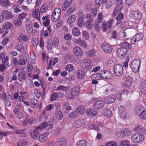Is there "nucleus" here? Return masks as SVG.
I'll return each mask as SVG.
<instances>
[{
	"label": "nucleus",
	"instance_id": "nucleus-1",
	"mask_svg": "<svg viewBox=\"0 0 146 146\" xmlns=\"http://www.w3.org/2000/svg\"><path fill=\"white\" fill-rule=\"evenodd\" d=\"M140 64L141 62L139 59H136L133 60L131 62L130 66L133 72L136 73L139 71Z\"/></svg>",
	"mask_w": 146,
	"mask_h": 146
},
{
	"label": "nucleus",
	"instance_id": "nucleus-2",
	"mask_svg": "<svg viewBox=\"0 0 146 146\" xmlns=\"http://www.w3.org/2000/svg\"><path fill=\"white\" fill-rule=\"evenodd\" d=\"M144 138L145 137L143 135L139 133L134 134L131 136V140L135 143L142 142L144 140Z\"/></svg>",
	"mask_w": 146,
	"mask_h": 146
},
{
	"label": "nucleus",
	"instance_id": "nucleus-3",
	"mask_svg": "<svg viewBox=\"0 0 146 146\" xmlns=\"http://www.w3.org/2000/svg\"><path fill=\"white\" fill-rule=\"evenodd\" d=\"M80 87L79 86L75 87L71 89L70 91V94L67 95V97L68 99H72L77 96L79 92Z\"/></svg>",
	"mask_w": 146,
	"mask_h": 146
},
{
	"label": "nucleus",
	"instance_id": "nucleus-4",
	"mask_svg": "<svg viewBox=\"0 0 146 146\" xmlns=\"http://www.w3.org/2000/svg\"><path fill=\"white\" fill-rule=\"evenodd\" d=\"M113 70L114 73L116 76L119 77L122 74L123 68L122 65L119 64H116L114 66Z\"/></svg>",
	"mask_w": 146,
	"mask_h": 146
},
{
	"label": "nucleus",
	"instance_id": "nucleus-5",
	"mask_svg": "<svg viewBox=\"0 0 146 146\" xmlns=\"http://www.w3.org/2000/svg\"><path fill=\"white\" fill-rule=\"evenodd\" d=\"M98 76H101L103 78L108 80L111 79L113 77V74L110 71L105 70L102 72L101 74L98 73L97 74Z\"/></svg>",
	"mask_w": 146,
	"mask_h": 146
},
{
	"label": "nucleus",
	"instance_id": "nucleus-6",
	"mask_svg": "<svg viewBox=\"0 0 146 146\" xmlns=\"http://www.w3.org/2000/svg\"><path fill=\"white\" fill-rule=\"evenodd\" d=\"M60 15V9L59 8H56L54 10L51 16V19L53 21H56L59 18Z\"/></svg>",
	"mask_w": 146,
	"mask_h": 146
},
{
	"label": "nucleus",
	"instance_id": "nucleus-7",
	"mask_svg": "<svg viewBox=\"0 0 146 146\" xmlns=\"http://www.w3.org/2000/svg\"><path fill=\"white\" fill-rule=\"evenodd\" d=\"M144 37L142 33H138L135 35L131 39V42L133 44L136 42H138L141 40Z\"/></svg>",
	"mask_w": 146,
	"mask_h": 146
},
{
	"label": "nucleus",
	"instance_id": "nucleus-8",
	"mask_svg": "<svg viewBox=\"0 0 146 146\" xmlns=\"http://www.w3.org/2000/svg\"><path fill=\"white\" fill-rule=\"evenodd\" d=\"M145 80L141 78H140L138 80L139 87L141 92L144 94H146V84H145Z\"/></svg>",
	"mask_w": 146,
	"mask_h": 146
},
{
	"label": "nucleus",
	"instance_id": "nucleus-9",
	"mask_svg": "<svg viewBox=\"0 0 146 146\" xmlns=\"http://www.w3.org/2000/svg\"><path fill=\"white\" fill-rule=\"evenodd\" d=\"M2 16L4 19H11L13 18L14 15L11 12L7 10H4L2 13Z\"/></svg>",
	"mask_w": 146,
	"mask_h": 146
},
{
	"label": "nucleus",
	"instance_id": "nucleus-10",
	"mask_svg": "<svg viewBox=\"0 0 146 146\" xmlns=\"http://www.w3.org/2000/svg\"><path fill=\"white\" fill-rule=\"evenodd\" d=\"M41 129H45L47 130L51 129L53 127V125L51 122H43L39 125Z\"/></svg>",
	"mask_w": 146,
	"mask_h": 146
},
{
	"label": "nucleus",
	"instance_id": "nucleus-11",
	"mask_svg": "<svg viewBox=\"0 0 146 146\" xmlns=\"http://www.w3.org/2000/svg\"><path fill=\"white\" fill-rule=\"evenodd\" d=\"M116 99V95L113 94L106 97L104 99V102L106 104H111L114 102Z\"/></svg>",
	"mask_w": 146,
	"mask_h": 146
},
{
	"label": "nucleus",
	"instance_id": "nucleus-12",
	"mask_svg": "<svg viewBox=\"0 0 146 146\" xmlns=\"http://www.w3.org/2000/svg\"><path fill=\"white\" fill-rule=\"evenodd\" d=\"M126 51L127 50L126 49L123 48H119L117 50V55L119 58H123L126 54Z\"/></svg>",
	"mask_w": 146,
	"mask_h": 146
},
{
	"label": "nucleus",
	"instance_id": "nucleus-13",
	"mask_svg": "<svg viewBox=\"0 0 146 146\" xmlns=\"http://www.w3.org/2000/svg\"><path fill=\"white\" fill-rule=\"evenodd\" d=\"M104 103L103 100H99L95 103L93 106L95 110H100L104 106Z\"/></svg>",
	"mask_w": 146,
	"mask_h": 146
},
{
	"label": "nucleus",
	"instance_id": "nucleus-14",
	"mask_svg": "<svg viewBox=\"0 0 146 146\" xmlns=\"http://www.w3.org/2000/svg\"><path fill=\"white\" fill-rule=\"evenodd\" d=\"M92 62L90 60H84L81 62V66L84 69H89Z\"/></svg>",
	"mask_w": 146,
	"mask_h": 146
},
{
	"label": "nucleus",
	"instance_id": "nucleus-15",
	"mask_svg": "<svg viewBox=\"0 0 146 146\" xmlns=\"http://www.w3.org/2000/svg\"><path fill=\"white\" fill-rule=\"evenodd\" d=\"M119 113L120 115L121 118L124 119L127 117V113L125 107L122 106H120L118 107Z\"/></svg>",
	"mask_w": 146,
	"mask_h": 146
},
{
	"label": "nucleus",
	"instance_id": "nucleus-16",
	"mask_svg": "<svg viewBox=\"0 0 146 146\" xmlns=\"http://www.w3.org/2000/svg\"><path fill=\"white\" fill-rule=\"evenodd\" d=\"M101 48L103 51L106 53L111 52L112 50V48L109 44L103 43L101 45Z\"/></svg>",
	"mask_w": 146,
	"mask_h": 146
},
{
	"label": "nucleus",
	"instance_id": "nucleus-17",
	"mask_svg": "<svg viewBox=\"0 0 146 146\" xmlns=\"http://www.w3.org/2000/svg\"><path fill=\"white\" fill-rule=\"evenodd\" d=\"M85 123V120L82 119H80L76 120L73 124V126L76 128H78L83 126Z\"/></svg>",
	"mask_w": 146,
	"mask_h": 146
},
{
	"label": "nucleus",
	"instance_id": "nucleus-18",
	"mask_svg": "<svg viewBox=\"0 0 146 146\" xmlns=\"http://www.w3.org/2000/svg\"><path fill=\"white\" fill-rule=\"evenodd\" d=\"M131 15L134 19L138 20H140L142 17L141 13L136 11H132Z\"/></svg>",
	"mask_w": 146,
	"mask_h": 146
},
{
	"label": "nucleus",
	"instance_id": "nucleus-19",
	"mask_svg": "<svg viewBox=\"0 0 146 146\" xmlns=\"http://www.w3.org/2000/svg\"><path fill=\"white\" fill-rule=\"evenodd\" d=\"M119 133L121 137H124L130 135L131 132L129 129L125 128L121 131Z\"/></svg>",
	"mask_w": 146,
	"mask_h": 146
},
{
	"label": "nucleus",
	"instance_id": "nucleus-20",
	"mask_svg": "<svg viewBox=\"0 0 146 146\" xmlns=\"http://www.w3.org/2000/svg\"><path fill=\"white\" fill-rule=\"evenodd\" d=\"M60 96V97H62L63 95L60 93L54 92L51 94L50 100V101H53L56 100Z\"/></svg>",
	"mask_w": 146,
	"mask_h": 146
},
{
	"label": "nucleus",
	"instance_id": "nucleus-21",
	"mask_svg": "<svg viewBox=\"0 0 146 146\" xmlns=\"http://www.w3.org/2000/svg\"><path fill=\"white\" fill-rule=\"evenodd\" d=\"M66 140L64 138H60L57 139L56 145L57 146H65Z\"/></svg>",
	"mask_w": 146,
	"mask_h": 146
},
{
	"label": "nucleus",
	"instance_id": "nucleus-22",
	"mask_svg": "<svg viewBox=\"0 0 146 146\" xmlns=\"http://www.w3.org/2000/svg\"><path fill=\"white\" fill-rule=\"evenodd\" d=\"M119 46L125 49H131L132 48V45L129 43L126 42H123L119 44Z\"/></svg>",
	"mask_w": 146,
	"mask_h": 146
},
{
	"label": "nucleus",
	"instance_id": "nucleus-23",
	"mask_svg": "<svg viewBox=\"0 0 146 146\" xmlns=\"http://www.w3.org/2000/svg\"><path fill=\"white\" fill-rule=\"evenodd\" d=\"M41 130V129L39 125L33 130L31 133V135L34 138L37 137L38 136L39 133V131Z\"/></svg>",
	"mask_w": 146,
	"mask_h": 146
},
{
	"label": "nucleus",
	"instance_id": "nucleus-24",
	"mask_svg": "<svg viewBox=\"0 0 146 146\" xmlns=\"http://www.w3.org/2000/svg\"><path fill=\"white\" fill-rule=\"evenodd\" d=\"M48 134L47 133H44L40 134L38 140L40 142H44L48 138Z\"/></svg>",
	"mask_w": 146,
	"mask_h": 146
},
{
	"label": "nucleus",
	"instance_id": "nucleus-25",
	"mask_svg": "<svg viewBox=\"0 0 146 146\" xmlns=\"http://www.w3.org/2000/svg\"><path fill=\"white\" fill-rule=\"evenodd\" d=\"M86 114L88 116L92 117L97 114L98 112L93 109H90L87 111Z\"/></svg>",
	"mask_w": 146,
	"mask_h": 146
},
{
	"label": "nucleus",
	"instance_id": "nucleus-26",
	"mask_svg": "<svg viewBox=\"0 0 146 146\" xmlns=\"http://www.w3.org/2000/svg\"><path fill=\"white\" fill-rule=\"evenodd\" d=\"M73 51L76 55L79 56H82L83 54V52L81 49L78 46L74 48Z\"/></svg>",
	"mask_w": 146,
	"mask_h": 146
},
{
	"label": "nucleus",
	"instance_id": "nucleus-27",
	"mask_svg": "<svg viewBox=\"0 0 146 146\" xmlns=\"http://www.w3.org/2000/svg\"><path fill=\"white\" fill-rule=\"evenodd\" d=\"M102 113L104 116L107 118H109L111 114V111L108 109H104L102 110Z\"/></svg>",
	"mask_w": 146,
	"mask_h": 146
},
{
	"label": "nucleus",
	"instance_id": "nucleus-28",
	"mask_svg": "<svg viewBox=\"0 0 146 146\" xmlns=\"http://www.w3.org/2000/svg\"><path fill=\"white\" fill-rule=\"evenodd\" d=\"M35 118L33 117H26L23 121V123L25 125H27L28 123L32 124L34 123Z\"/></svg>",
	"mask_w": 146,
	"mask_h": 146
},
{
	"label": "nucleus",
	"instance_id": "nucleus-29",
	"mask_svg": "<svg viewBox=\"0 0 146 146\" xmlns=\"http://www.w3.org/2000/svg\"><path fill=\"white\" fill-rule=\"evenodd\" d=\"M93 20H91L90 21L87 20V21L86 22L84 23V26L87 29H91L93 27Z\"/></svg>",
	"mask_w": 146,
	"mask_h": 146
},
{
	"label": "nucleus",
	"instance_id": "nucleus-30",
	"mask_svg": "<svg viewBox=\"0 0 146 146\" xmlns=\"http://www.w3.org/2000/svg\"><path fill=\"white\" fill-rule=\"evenodd\" d=\"M76 42L77 44L83 48H85L87 47V45L86 42L80 38L76 40Z\"/></svg>",
	"mask_w": 146,
	"mask_h": 146
},
{
	"label": "nucleus",
	"instance_id": "nucleus-31",
	"mask_svg": "<svg viewBox=\"0 0 146 146\" xmlns=\"http://www.w3.org/2000/svg\"><path fill=\"white\" fill-rule=\"evenodd\" d=\"M85 75V73L82 70H80L77 71V77L78 78H83Z\"/></svg>",
	"mask_w": 146,
	"mask_h": 146
},
{
	"label": "nucleus",
	"instance_id": "nucleus-32",
	"mask_svg": "<svg viewBox=\"0 0 146 146\" xmlns=\"http://www.w3.org/2000/svg\"><path fill=\"white\" fill-rule=\"evenodd\" d=\"M31 107L34 108L36 106L38 103V100L34 98H32L30 99Z\"/></svg>",
	"mask_w": 146,
	"mask_h": 146
},
{
	"label": "nucleus",
	"instance_id": "nucleus-33",
	"mask_svg": "<svg viewBox=\"0 0 146 146\" xmlns=\"http://www.w3.org/2000/svg\"><path fill=\"white\" fill-rule=\"evenodd\" d=\"M40 12L38 9H35L33 12V17L39 20L40 18Z\"/></svg>",
	"mask_w": 146,
	"mask_h": 146
},
{
	"label": "nucleus",
	"instance_id": "nucleus-34",
	"mask_svg": "<svg viewBox=\"0 0 146 146\" xmlns=\"http://www.w3.org/2000/svg\"><path fill=\"white\" fill-rule=\"evenodd\" d=\"M132 83V79L131 77L127 78L126 80V82L124 85V87L125 88L129 87L131 85Z\"/></svg>",
	"mask_w": 146,
	"mask_h": 146
},
{
	"label": "nucleus",
	"instance_id": "nucleus-35",
	"mask_svg": "<svg viewBox=\"0 0 146 146\" xmlns=\"http://www.w3.org/2000/svg\"><path fill=\"white\" fill-rule=\"evenodd\" d=\"M56 118L59 120H61L63 117L62 113L60 111H57L55 113Z\"/></svg>",
	"mask_w": 146,
	"mask_h": 146
},
{
	"label": "nucleus",
	"instance_id": "nucleus-36",
	"mask_svg": "<svg viewBox=\"0 0 146 146\" xmlns=\"http://www.w3.org/2000/svg\"><path fill=\"white\" fill-rule=\"evenodd\" d=\"M96 51L94 50H91L87 51L86 54L89 57H92L96 56Z\"/></svg>",
	"mask_w": 146,
	"mask_h": 146
},
{
	"label": "nucleus",
	"instance_id": "nucleus-37",
	"mask_svg": "<svg viewBox=\"0 0 146 146\" xmlns=\"http://www.w3.org/2000/svg\"><path fill=\"white\" fill-rule=\"evenodd\" d=\"M0 3L1 5L5 7H7L10 4V2L8 0H1Z\"/></svg>",
	"mask_w": 146,
	"mask_h": 146
},
{
	"label": "nucleus",
	"instance_id": "nucleus-38",
	"mask_svg": "<svg viewBox=\"0 0 146 146\" xmlns=\"http://www.w3.org/2000/svg\"><path fill=\"white\" fill-rule=\"evenodd\" d=\"M122 8V6H117V7L115 9L113 12L112 14V16L114 17L118 13L120 12Z\"/></svg>",
	"mask_w": 146,
	"mask_h": 146
},
{
	"label": "nucleus",
	"instance_id": "nucleus-39",
	"mask_svg": "<svg viewBox=\"0 0 146 146\" xmlns=\"http://www.w3.org/2000/svg\"><path fill=\"white\" fill-rule=\"evenodd\" d=\"M48 9V6L46 4H43L42 5L41 8L40 9V12L42 13H43L46 12Z\"/></svg>",
	"mask_w": 146,
	"mask_h": 146
},
{
	"label": "nucleus",
	"instance_id": "nucleus-40",
	"mask_svg": "<svg viewBox=\"0 0 146 146\" xmlns=\"http://www.w3.org/2000/svg\"><path fill=\"white\" fill-rule=\"evenodd\" d=\"M76 17L74 15H72L70 16L68 18L67 22L68 23L71 24L74 23L75 21Z\"/></svg>",
	"mask_w": 146,
	"mask_h": 146
},
{
	"label": "nucleus",
	"instance_id": "nucleus-41",
	"mask_svg": "<svg viewBox=\"0 0 146 146\" xmlns=\"http://www.w3.org/2000/svg\"><path fill=\"white\" fill-rule=\"evenodd\" d=\"M76 145L77 146H86L87 142L84 140H80L77 142Z\"/></svg>",
	"mask_w": 146,
	"mask_h": 146
},
{
	"label": "nucleus",
	"instance_id": "nucleus-42",
	"mask_svg": "<svg viewBox=\"0 0 146 146\" xmlns=\"http://www.w3.org/2000/svg\"><path fill=\"white\" fill-rule=\"evenodd\" d=\"M85 110L83 106L79 107L76 110V112L80 114L83 113L85 112Z\"/></svg>",
	"mask_w": 146,
	"mask_h": 146
},
{
	"label": "nucleus",
	"instance_id": "nucleus-43",
	"mask_svg": "<svg viewBox=\"0 0 146 146\" xmlns=\"http://www.w3.org/2000/svg\"><path fill=\"white\" fill-rule=\"evenodd\" d=\"M101 22H99L98 21H96L94 25V27L96 31L99 32L101 30V26H100V24Z\"/></svg>",
	"mask_w": 146,
	"mask_h": 146
},
{
	"label": "nucleus",
	"instance_id": "nucleus-44",
	"mask_svg": "<svg viewBox=\"0 0 146 146\" xmlns=\"http://www.w3.org/2000/svg\"><path fill=\"white\" fill-rule=\"evenodd\" d=\"M72 33L75 36H79L80 33L78 28L77 27L74 28L72 30Z\"/></svg>",
	"mask_w": 146,
	"mask_h": 146
},
{
	"label": "nucleus",
	"instance_id": "nucleus-45",
	"mask_svg": "<svg viewBox=\"0 0 146 146\" xmlns=\"http://www.w3.org/2000/svg\"><path fill=\"white\" fill-rule=\"evenodd\" d=\"M13 26V25L11 23L7 22L3 26L4 28L5 29H10Z\"/></svg>",
	"mask_w": 146,
	"mask_h": 146
},
{
	"label": "nucleus",
	"instance_id": "nucleus-46",
	"mask_svg": "<svg viewBox=\"0 0 146 146\" xmlns=\"http://www.w3.org/2000/svg\"><path fill=\"white\" fill-rule=\"evenodd\" d=\"M75 9L76 7L74 6H71L67 11V15H70L75 11Z\"/></svg>",
	"mask_w": 146,
	"mask_h": 146
},
{
	"label": "nucleus",
	"instance_id": "nucleus-47",
	"mask_svg": "<svg viewBox=\"0 0 146 146\" xmlns=\"http://www.w3.org/2000/svg\"><path fill=\"white\" fill-rule=\"evenodd\" d=\"M130 143L129 141L127 140H124L121 141L119 146H130Z\"/></svg>",
	"mask_w": 146,
	"mask_h": 146
},
{
	"label": "nucleus",
	"instance_id": "nucleus-48",
	"mask_svg": "<svg viewBox=\"0 0 146 146\" xmlns=\"http://www.w3.org/2000/svg\"><path fill=\"white\" fill-rule=\"evenodd\" d=\"M27 142L25 140H21L18 142L17 146H26L27 144Z\"/></svg>",
	"mask_w": 146,
	"mask_h": 146
},
{
	"label": "nucleus",
	"instance_id": "nucleus-49",
	"mask_svg": "<svg viewBox=\"0 0 146 146\" xmlns=\"http://www.w3.org/2000/svg\"><path fill=\"white\" fill-rule=\"evenodd\" d=\"M84 22V20L83 18L80 17L78 20V25L80 27H82L83 25Z\"/></svg>",
	"mask_w": 146,
	"mask_h": 146
},
{
	"label": "nucleus",
	"instance_id": "nucleus-50",
	"mask_svg": "<svg viewBox=\"0 0 146 146\" xmlns=\"http://www.w3.org/2000/svg\"><path fill=\"white\" fill-rule=\"evenodd\" d=\"M139 117L142 119H146V110L142 111L139 115Z\"/></svg>",
	"mask_w": 146,
	"mask_h": 146
},
{
	"label": "nucleus",
	"instance_id": "nucleus-51",
	"mask_svg": "<svg viewBox=\"0 0 146 146\" xmlns=\"http://www.w3.org/2000/svg\"><path fill=\"white\" fill-rule=\"evenodd\" d=\"M104 17V15L103 13H99L97 16V20L96 21L99 22H102Z\"/></svg>",
	"mask_w": 146,
	"mask_h": 146
},
{
	"label": "nucleus",
	"instance_id": "nucleus-52",
	"mask_svg": "<svg viewBox=\"0 0 146 146\" xmlns=\"http://www.w3.org/2000/svg\"><path fill=\"white\" fill-rule=\"evenodd\" d=\"M21 20L19 19V18L17 19H16L13 21L15 25L17 27L21 25Z\"/></svg>",
	"mask_w": 146,
	"mask_h": 146
},
{
	"label": "nucleus",
	"instance_id": "nucleus-53",
	"mask_svg": "<svg viewBox=\"0 0 146 146\" xmlns=\"http://www.w3.org/2000/svg\"><path fill=\"white\" fill-rule=\"evenodd\" d=\"M19 38L20 40H22L25 41H27L28 39V37L25 35L21 34L19 36Z\"/></svg>",
	"mask_w": 146,
	"mask_h": 146
},
{
	"label": "nucleus",
	"instance_id": "nucleus-54",
	"mask_svg": "<svg viewBox=\"0 0 146 146\" xmlns=\"http://www.w3.org/2000/svg\"><path fill=\"white\" fill-rule=\"evenodd\" d=\"M65 69L69 72H71L74 69V66L72 64H68L66 66Z\"/></svg>",
	"mask_w": 146,
	"mask_h": 146
},
{
	"label": "nucleus",
	"instance_id": "nucleus-55",
	"mask_svg": "<svg viewBox=\"0 0 146 146\" xmlns=\"http://www.w3.org/2000/svg\"><path fill=\"white\" fill-rule=\"evenodd\" d=\"M144 108L142 106H139L136 110V113L138 115H139L142 111L144 110Z\"/></svg>",
	"mask_w": 146,
	"mask_h": 146
},
{
	"label": "nucleus",
	"instance_id": "nucleus-56",
	"mask_svg": "<svg viewBox=\"0 0 146 146\" xmlns=\"http://www.w3.org/2000/svg\"><path fill=\"white\" fill-rule=\"evenodd\" d=\"M17 50L22 52L24 50V46L21 44H19L17 46Z\"/></svg>",
	"mask_w": 146,
	"mask_h": 146
},
{
	"label": "nucleus",
	"instance_id": "nucleus-57",
	"mask_svg": "<svg viewBox=\"0 0 146 146\" xmlns=\"http://www.w3.org/2000/svg\"><path fill=\"white\" fill-rule=\"evenodd\" d=\"M114 23V20L113 19H111L107 22V27L109 29H110L111 28Z\"/></svg>",
	"mask_w": 146,
	"mask_h": 146
},
{
	"label": "nucleus",
	"instance_id": "nucleus-58",
	"mask_svg": "<svg viewBox=\"0 0 146 146\" xmlns=\"http://www.w3.org/2000/svg\"><path fill=\"white\" fill-rule=\"evenodd\" d=\"M69 88L68 86H60L58 87L57 88V89L58 90H62L63 91H65Z\"/></svg>",
	"mask_w": 146,
	"mask_h": 146
},
{
	"label": "nucleus",
	"instance_id": "nucleus-59",
	"mask_svg": "<svg viewBox=\"0 0 146 146\" xmlns=\"http://www.w3.org/2000/svg\"><path fill=\"white\" fill-rule=\"evenodd\" d=\"M58 62V58H55L54 59L52 60L50 59V64L52 65V66L55 65L56 63Z\"/></svg>",
	"mask_w": 146,
	"mask_h": 146
},
{
	"label": "nucleus",
	"instance_id": "nucleus-60",
	"mask_svg": "<svg viewBox=\"0 0 146 146\" xmlns=\"http://www.w3.org/2000/svg\"><path fill=\"white\" fill-rule=\"evenodd\" d=\"M106 146H117V143L114 141H111L107 142L106 144Z\"/></svg>",
	"mask_w": 146,
	"mask_h": 146
},
{
	"label": "nucleus",
	"instance_id": "nucleus-61",
	"mask_svg": "<svg viewBox=\"0 0 146 146\" xmlns=\"http://www.w3.org/2000/svg\"><path fill=\"white\" fill-rule=\"evenodd\" d=\"M9 58L7 56H6L2 60V62L3 64L7 65L8 67L9 66V63L8 62Z\"/></svg>",
	"mask_w": 146,
	"mask_h": 146
},
{
	"label": "nucleus",
	"instance_id": "nucleus-62",
	"mask_svg": "<svg viewBox=\"0 0 146 146\" xmlns=\"http://www.w3.org/2000/svg\"><path fill=\"white\" fill-rule=\"evenodd\" d=\"M34 93L36 96V97L38 98H39L41 95L39 90L38 89H35L34 90Z\"/></svg>",
	"mask_w": 146,
	"mask_h": 146
},
{
	"label": "nucleus",
	"instance_id": "nucleus-63",
	"mask_svg": "<svg viewBox=\"0 0 146 146\" xmlns=\"http://www.w3.org/2000/svg\"><path fill=\"white\" fill-rule=\"evenodd\" d=\"M33 44L35 46H36L38 44L39 41L37 38H33L32 41Z\"/></svg>",
	"mask_w": 146,
	"mask_h": 146
},
{
	"label": "nucleus",
	"instance_id": "nucleus-64",
	"mask_svg": "<svg viewBox=\"0 0 146 146\" xmlns=\"http://www.w3.org/2000/svg\"><path fill=\"white\" fill-rule=\"evenodd\" d=\"M27 16V14L26 13H21L19 15L18 17L21 20L25 19Z\"/></svg>",
	"mask_w": 146,
	"mask_h": 146
}]
</instances>
